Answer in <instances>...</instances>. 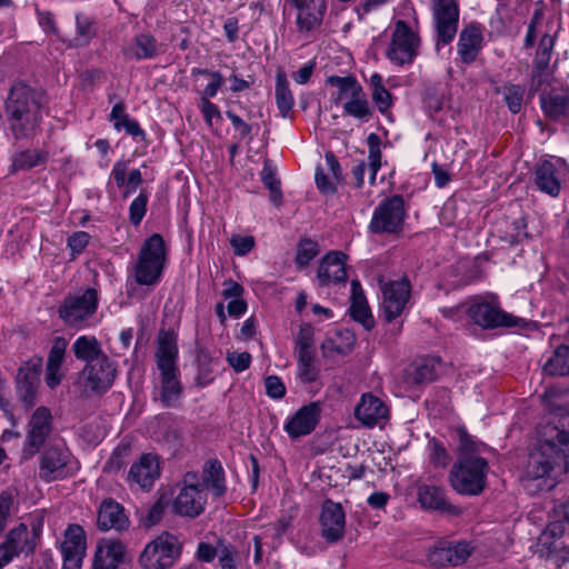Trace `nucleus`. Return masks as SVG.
Listing matches in <instances>:
<instances>
[{
  "label": "nucleus",
  "instance_id": "obj_58",
  "mask_svg": "<svg viewBox=\"0 0 569 569\" xmlns=\"http://www.w3.org/2000/svg\"><path fill=\"white\" fill-rule=\"evenodd\" d=\"M313 335H315V331H313V328L311 325L305 323V325L300 326V329H299V332H298V336L296 339L298 355H301L305 352L306 353H315Z\"/></svg>",
  "mask_w": 569,
  "mask_h": 569
},
{
  "label": "nucleus",
  "instance_id": "obj_38",
  "mask_svg": "<svg viewBox=\"0 0 569 569\" xmlns=\"http://www.w3.org/2000/svg\"><path fill=\"white\" fill-rule=\"evenodd\" d=\"M274 99L280 116L287 118L295 106V98L287 74L282 70L276 73Z\"/></svg>",
  "mask_w": 569,
  "mask_h": 569
},
{
  "label": "nucleus",
  "instance_id": "obj_40",
  "mask_svg": "<svg viewBox=\"0 0 569 569\" xmlns=\"http://www.w3.org/2000/svg\"><path fill=\"white\" fill-rule=\"evenodd\" d=\"M540 104L546 116L553 120L566 118L569 113V99L565 93L541 94Z\"/></svg>",
  "mask_w": 569,
  "mask_h": 569
},
{
  "label": "nucleus",
  "instance_id": "obj_24",
  "mask_svg": "<svg viewBox=\"0 0 569 569\" xmlns=\"http://www.w3.org/2000/svg\"><path fill=\"white\" fill-rule=\"evenodd\" d=\"M417 498L422 509L435 510L449 516H459L462 510L452 505L446 496L445 488L436 485H420L417 489Z\"/></svg>",
  "mask_w": 569,
  "mask_h": 569
},
{
  "label": "nucleus",
  "instance_id": "obj_48",
  "mask_svg": "<svg viewBox=\"0 0 569 569\" xmlns=\"http://www.w3.org/2000/svg\"><path fill=\"white\" fill-rule=\"evenodd\" d=\"M320 253V244L311 238H301L297 244L295 262L299 269L306 268Z\"/></svg>",
  "mask_w": 569,
  "mask_h": 569
},
{
  "label": "nucleus",
  "instance_id": "obj_63",
  "mask_svg": "<svg viewBox=\"0 0 569 569\" xmlns=\"http://www.w3.org/2000/svg\"><path fill=\"white\" fill-rule=\"evenodd\" d=\"M116 130H124L127 134L139 141H146L147 134L136 119L128 118L123 122H116Z\"/></svg>",
  "mask_w": 569,
  "mask_h": 569
},
{
  "label": "nucleus",
  "instance_id": "obj_64",
  "mask_svg": "<svg viewBox=\"0 0 569 569\" xmlns=\"http://www.w3.org/2000/svg\"><path fill=\"white\" fill-rule=\"evenodd\" d=\"M167 502L160 498L158 499L148 510L143 523L146 527H152L158 525L166 511Z\"/></svg>",
  "mask_w": 569,
  "mask_h": 569
},
{
  "label": "nucleus",
  "instance_id": "obj_55",
  "mask_svg": "<svg viewBox=\"0 0 569 569\" xmlns=\"http://www.w3.org/2000/svg\"><path fill=\"white\" fill-rule=\"evenodd\" d=\"M191 76L192 77L204 76V77L211 78V81L206 86V88L202 91V92H204L206 96H217L218 91L224 84V79L219 71H213V70L203 69V68H192Z\"/></svg>",
  "mask_w": 569,
  "mask_h": 569
},
{
  "label": "nucleus",
  "instance_id": "obj_13",
  "mask_svg": "<svg viewBox=\"0 0 569 569\" xmlns=\"http://www.w3.org/2000/svg\"><path fill=\"white\" fill-rule=\"evenodd\" d=\"M469 319L483 329L513 328L525 325V319L501 310L487 301H475L467 310Z\"/></svg>",
  "mask_w": 569,
  "mask_h": 569
},
{
  "label": "nucleus",
  "instance_id": "obj_28",
  "mask_svg": "<svg viewBox=\"0 0 569 569\" xmlns=\"http://www.w3.org/2000/svg\"><path fill=\"white\" fill-rule=\"evenodd\" d=\"M565 168L562 163L546 160L537 167L535 181L540 191L551 197H557L561 189V178Z\"/></svg>",
  "mask_w": 569,
  "mask_h": 569
},
{
  "label": "nucleus",
  "instance_id": "obj_46",
  "mask_svg": "<svg viewBox=\"0 0 569 569\" xmlns=\"http://www.w3.org/2000/svg\"><path fill=\"white\" fill-rule=\"evenodd\" d=\"M326 82L327 84L338 89L336 96H333V101L336 103L348 96L352 97L356 92L362 89L361 84L353 76H330L327 78Z\"/></svg>",
  "mask_w": 569,
  "mask_h": 569
},
{
  "label": "nucleus",
  "instance_id": "obj_37",
  "mask_svg": "<svg viewBox=\"0 0 569 569\" xmlns=\"http://www.w3.org/2000/svg\"><path fill=\"white\" fill-rule=\"evenodd\" d=\"M72 351L78 360L86 361L89 365L100 357L107 356L98 339L93 336H80L72 345Z\"/></svg>",
  "mask_w": 569,
  "mask_h": 569
},
{
  "label": "nucleus",
  "instance_id": "obj_1",
  "mask_svg": "<svg viewBox=\"0 0 569 569\" xmlns=\"http://www.w3.org/2000/svg\"><path fill=\"white\" fill-rule=\"evenodd\" d=\"M48 116V99L43 91L24 82L10 88L4 102V117L9 134L16 142L33 141L42 131Z\"/></svg>",
  "mask_w": 569,
  "mask_h": 569
},
{
  "label": "nucleus",
  "instance_id": "obj_52",
  "mask_svg": "<svg viewBox=\"0 0 569 569\" xmlns=\"http://www.w3.org/2000/svg\"><path fill=\"white\" fill-rule=\"evenodd\" d=\"M498 92L502 94L503 101L511 113L517 114L520 112L525 96V88L522 86L506 83Z\"/></svg>",
  "mask_w": 569,
  "mask_h": 569
},
{
  "label": "nucleus",
  "instance_id": "obj_53",
  "mask_svg": "<svg viewBox=\"0 0 569 569\" xmlns=\"http://www.w3.org/2000/svg\"><path fill=\"white\" fill-rule=\"evenodd\" d=\"M367 146L369 149L368 166L370 169V182L375 183L376 174L378 170L381 168L380 137L377 133L371 132L367 138Z\"/></svg>",
  "mask_w": 569,
  "mask_h": 569
},
{
  "label": "nucleus",
  "instance_id": "obj_36",
  "mask_svg": "<svg viewBox=\"0 0 569 569\" xmlns=\"http://www.w3.org/2000/svg\"><path fill=\"white\" fill-rule=\"evenodd\" d=\"M49 152L41 149H26L16 152L11 158V171H28L38 166L46 164Z\"/></svg>",
  "mask_w": 569,
  "mask_h": 569
},
{
  "label": "nucleus",
  "instance_id": "obj_45",
  "mask_svg": "<svg viewBox=\"0 0 569 569\" xmlns=\"http://www.w3.org/2000/svg\"><path fill=\"white\" fill-rule=\"evenodd\" d=\"M343 112L347 116L353 117L365 122L371 118L372 109L363 89H360L352 97H350V99L343 104Z\"/></svg>",
  "mask_w": 569,
  "mask_h": 569
},
{
  "label": "nucleus",
  "instance_id": "obj_33",
  "mask_svg": "<svg viewBox=\"0 0 569 569\" xmlns=\"http://www.w3.org/2000/svg\"><path fill=\"white\" fill-rule=\"evenodd\" d=\"M351 303L349 308L350 317L359 322L366 330H371L375 327V318L366 299L359 280L351 281Z\"/></svg>",
  "mask_w": 569,
  "mask_h": 569
},
{
  "label": "nucleus",
  "instance_id": "obj_3",
  "mask_svg": "<svg viewBox=\"0 0 569 569\" xmlns=\"http://www.w3.org/2000/svg\"><path fill=\"white\" fill-rule=\"evenodd\" d=\"M167 263V246L160 233L148 237L140 247L133 267L134 281L153 287L161 280Z\"/></svg>",
  "mask_w": 569,
  "mask_h": 569
},
{
  "label": "nucleus",
  "instance_id": "obj_5",
  "mask_svg": "<svg viewBox=\"0 0 569 569\" xmlns=\"http://www.w3.org/2000/svg\"><path fill=\"white\" fill-rule=\"evenodd\" d=\"M542 448L569 463V411L559 409L540 425L538 440Z\"/></svg>",
  "mask_w": 569,
  "mask_h": 569
},
{
  "label": "nucleus",
  "instance_id": "obj_16",
  "mask_svg": "<svg viewBox=\"0 0 569 569\" xmlns=\"http://www.w3.org/2000/svg\"><path fill=\"white\" fill-rule=\"evenodd\" d=\"M117 373V363L108 356H103L84 366L81 371V379L86 389L102 395L112 387Z\"/></svg>",
  "mask_w": 569,
  "mask_h": 569
},
{
  "label": "nucleus",
  "instance_id": "obj_27",
  "mask_svg": "<svg viewBox=\"0 0 569 569\" xmlns=\"http://www.w3.org/2000/svg\"><path fill=\"white\" fill-rule=\"evenodd\" d=\"M160 52V44L149 32L137 33L130 42L121 48V53L129 61L152 60Z\"/></svg>",
  "mask_w": 569,
  "mask_h": 569
},
{
  "label": "nucleus",
  "instance_id": "obj_22",
  "mask_svg": "<svg viewBox=\"0 0 569 569\" xmlns=\"http://www.w3.org/2000/svg\"><path fill=\"white\" fill-rule=\"evenodd\" d=\"M482 26L479 22H469L460 31L457 42V53L463 64L473 63L483 47Z\"/></svg>",
  "mask_w": 569,
  "mask_h": 569
},
{
  "label": "nucleus",
  "instance_id": "obj_14",
  "mask_svg": "<svg viewBox=\"0 0 569 569\" xmlns=\"http://www.w3.org/2000/svg\"><path fill=\"white\" fill-rule=\"evenodd\" d=\"M98 302V291L88 288L80 295L66 297L59 307V316L67 325L78 326L97 311Z\"/></svg>",
  "mask_w": 569,
  "mask_h": 569
},
{
  "label": "nucleus",
  "instance_id": "obj_59",
  "mask_svg": "<svg viewBox=\"0 0 569 569\" xmlns=\"http://www.w3.org/2000/svg\"><path fill=\"white\" fill-rule=\"evenodd\" d=\"M429 449L430 462L435 467L446 468L450 463L451 456L449 455L442 442L433 438L429 441Z\"/></svg>",
  "mask_w": 569,
  "mask_h": 569
},
{
  "label": "nucleus",
  "instance_id": "obj_41",
  "mask_svg": "<svg viewBox=\"0 0 569 569\" xmlns=\"http://www.w3.org/2000/svg\"><path fill=\"white\" fill-rule=\"evenodd\" d=\"M543 371L552 377L569 376V346H558L543 365Z\"/></svg>",
  "mask_w": 569,
  "mask_h": 569
},
{
  "label": "nucleus",
  "instance_id": "obj_39",
  "mask_svg": "<svg viewBox=\"0 0 569 569\" xmlns=\"http://www.w3.org/2000/svg\"><path fill=\"white\" fill-rule=\"evenodd\" d=\"M86 549V533L82 527L76 523L69 525L61 543V553L84 557Z\"/></svg>",
  "mask_w": 569,
  "mask_h": 569
},
{
  "label": "nucleus",
  "instance_id": "obj_60",
  "mask_svg": "<svg viewBox=\"0 0 569 569\" xmlns=\"http://www.w3.org/2000/svg\"><path fill=\"white\" fill-rule=\"evenodd\" d=\"M67 349V340L62 337H57L49 351L47 366L60 367L63 362Z\"/></svg>",
  "mask_w": 569,
  "mask_h": 569
},
{
  "label": "nucleus",
  "instance_id": "obj_19",
  "mask_svg": "<svg viewBox=\"0 0 569 569\" xmlns=\"http://www.w3.org/2000/svg\"><path fill=\"white\" fill-rule=\"evenodd\" d=\"M321 537L329 543L340 541L345 536L346 512L339 502L326 499L319 516Z\"/></svg>",
  "mask_w": 569,
  "mask_h": 569
},
{
  "label": "nucleus",
  "instance_id": "obj_57",
  "mask_svg": "<svg viewBox=\"0 0 569 569\" xmlns=\"http://www.w3.org/2000/svg\"><path fill=\"white\" fill-rule=\"evenodd\" d=\"M226 116L231 121V124L238 132L240 139L249 138V140H252V132L256 131L257 133L259 131V124L248 123L232 110H227Z\"/></svg>",
  "mask_w": 569,
  "mask_h": 569
},
{
  "label": "nucleus",
  "instance_id": "obj_26",
  "mask_svg": "<svg viewBox=\"0 0 569 569\" xmlns=\"http://www.w3.org/2000/svg\"><path fill=\"white\" fill-rule=\"evenodd\" d=\"M206 501L203 486H183L173 501V511L180 516L196 518L203 512Z\"/></svg>",
  "mask_w": 569,
  "mask_h": 569
},
{
  "label": "nucleus",
  "instance_id": "obj_44",
  "mask_svg": "<svg viewBox=\"0 0 569 569\" xmlns=\"http://www.w3.org/2000/svg\"><path fill=\"white\" fill-rule=\"evenodd\" d=\"M110 178H112L118 188H123L124 184H130L132 188H139L143 178L139 169L128 171V161L118 160L114 162Z\"/></svg>",
  "mask_w": 569,
  "mask_h": 569
},
{
  "label": "nucleus",
  "instance_id": "obj_29",
  "mask_svg": "<svg viewBox=\"0 0 569 569\" xmlns=\"http://www.w3.org/2000/svg\"><path fill=\"white\" fill-rule=\"evenodd\" d=\"M0 546H3L9 555H11V558L14 559L21 553L26 556L33 553L36 549V537L30 536L28 526L21 522L7 532Z\"/></svg>",
  "mask_w": 569,
  "mask_h": 569
},
{
  "label": "nucleus",
  "instance_id": "obj_10",
  "mask_svg": "<svg viewBox=\"0 0 569 569\" xmlns=\"http://www.w3.org/2000/svg\"><path fill=\"white\" fill-rule=\"evenodd\" d=\"M419 43V36L411 30L406 21L398 20L386 56L397 66L412 64L418 56Z\"/></svg>",
  "mask_w": 569,
  "mask_h": 569
},
{
  "label": "nucleus",
  "instance_id": "obj_49",
  "mask_svg": "<svg viewBox=\"0 0 569 569\" xmlns=\"http://www.w3.org/2000/svg\"><path fill=\"white\" fill-rule=\"evenodd\" d=\"M260 177L263 184L269 189L271 202L280 206L282 203L281 183L269 161L264 162Z\"/></svg>",
  "mask_w": 569,
  "mask_h": 569
},
{
  "label": "nucleus",
  "instance_id": "obj_4",
  "mask_svg": "<svg viewBox=\"0 0 569 569\" xmlns=\"http://www.w3.org/2000/svg\"><path fill=\"white\" fill-rule=\"evenodd\" d=\"M489 463L486 458H457L449 472L451 488L461 496H479L487 487Z\"/></svg>",
  "mask_w": 569,
  "mask_h": 569
},
{
  "label": "nucleus",
  "instance_id": "obj_35",
  "mask_svg": "<svg viewBox=\"0 0 569 569\" xmlns=\"http://www.w3.org/2000/svg\"><path fill=\"white\" fill-rule=\"evenodd\" d=\"M204 490L211 489L214 497H222L227 491L226 475L218 459L206 461L202 470Z\"/></svg>",
  "mask_w": 569,
  "mask_h": 569
},
{
  "label": "nucleus",
  "instance_id": "obj_20",
  "mask_svg": "<svg viewBox=\"0 0 569 569\" xmlns=\"http://www.w3.org/2000/svg\"><path fill=\"white\" fill-rule=\"evenodd\" d=\"M321 409L319 401L302 406L284 422V431L291 439L310 435L320 421Z\"/></svg>",
  "mask_w": 569,
  "mask_h": 569
},
{
  "label": "nucleus",
  "instance_id": "obj_15",
  "mask_svg": "<svg viewBox=\"0 0 569 569\" xmlns=\"http://www.w3.org/2000/svg\"><path fill=\"white\" fill-rule=\"evenodd\" d=\"M569 472V463L558 459L556 455L542 448L537 441L536 447L529 455L526 476L529 479L537 480L543 478L558 477Z\"/></svg>",
  "mask_w": 569,
  "mask_h": 569
},
{
  "label": "nucleus",
  "instance_id": "obj_31",
  "mask_svg": "<svg viewBox=\"0 0 569 569\" xmlns=\"http://www.w3.org/2000/svg\"><path fill=\"white\" fill-rule=\"evenodd\" d=\"M441 362L435 357H425L415 360L406 369V381L409 385H423L435 381L439 375Z\"/></svg>",
  "mask_w": 569,
  "mask_h": 569
},
{
  "label": "nucleus",
  "instance_id": "obj_51",
  "mask_svg": "<svg viewBox=\"0 0 569 569\" xmlns=\"http://www.w3.org/2000/svg\"><path fill=\"white\" fill-rule=\"evenodd\" d=\"M77 36L73 39L76 47L87 46L96 37L94 21L83 13L76 16Z\"/></svg>",
  "mask_w": 569,
  "mask_h": 569
},
{
  "label": "nucleus",
  "instance_id": "obj_47",
  "mask_svg": "<svg viewBox=\"0 0 569 569\" xmlns=\"http://www.w3.org/2000/svg\"><path fill=\"white\" fill-rule=\"evenodd\" d=\"M319 367L315 359V353L298 355L297 376L302 383H312L319 377Z\"/></svg>",
  "mask_w": 569,
  "mask_h": 569
},
{
  "label": "nucleus",
  "instance_id": "obj_32",
  "mask_svg": "<svg viewBox=\"0 0 569 569\" xmlns=\"http://www.w3.org/2000/svg\"><path fill=\"white\" fill-rule=\"evenodd\" d=\"M355 416L365 426L373 427L380 420L387 418L388 408L378 397L365 393L355 408Z\"/></svg>",
  "mask_w": 569,
  "mask_h": 569
},
{
  "label": "nucleus",
  "instance_id": "obj_43",
  "mask_svg": "<svg viewBox=\"0 0 569 569\" xmlns=\"http://www.w3.org/2000/svg\"><path fill=\"white\" fill-rule=\"evenodd\" d=\"M19 493L17 488L8 487L0 491V533L6 530L9 520L19 510Z\"/></svg>",
  "mask_w": 569,
  "mask_h": 569
},
{
  "label": "nucleus",
  "instance_id": "obj_6",
  "mask_svg": "<svg viewBox=\"0 0 569 569\" xmlns=\"http://www.w3.org/2000/svg\"><path fill=\"white\" fill-rule=\"evenodd\" d=\"M406 217L403 197L393 194L381 200L375 208L368 229L373 234L397 236L403 230Z\"/></svg>",
  "mask_w": 569,
  "mask_h": 569
},
{
  "label": "nucleus",
  "instance_id": "obj_23",
  "mask_svg": "<svg viewBox=\"0 0 569 569\" xmlns=\"http://www.w3.org/2000/svg\"><path fill=\"white\" fill-rule=\"evenodd\" d=\"M346 259L347 256L341 251H329L321 258L316 276L320 287L347 281Z\"/></svg>",
  "mask_w": 569,
  "mask_h": 569
},
{
  "label": "nucleus",
  "instance_id": "obj_12",
  "mask_svg": "<svg viewBox=\"0 0 569 569\" xmlns=\"http://www.w3.org/2000/svg\"><path fill=\"white\" fill-rule=\"evenodd\" d=\"M42 366V357L34 356L18 369L14 380L16 395L26 410L36 405Z\"/></svg>",
  "mask_w": 569,
  "mask_h": 569
},
{
  "label": "nucleus",
  "instance_id": "obj_56",
  "mask_svg": "<svg viewBox=\"0 0 569 569\" xmlns=\"http://www.w3.org/2000/svg\"><path fill=\"white\" fill-rule=\"evenodd\" d=\"M130 449L128 446H118L104 462L103 472L113 475L119 472L126 465V459L129 456Z\"/></svg>",
  "mask_w": 569,
  "mask_h": 569
},
{
  "label": "nucleus",
  "instance_id": "obj_11",
  "mask_svg": "<svg viewBox=\"0 0 569 569\" xmlns=\"http://www.w3.org/2000/svg\"><path fill=\"white\" fill-rule=\"evenodd\" d=\"M381 317L387 322H392L407 309L411 297V283L408 277L389 280L381 283Z\"/></svg>",
  "mask_w": 569,
  "mask_h": 569
},
{
  "label": "nucleus",
  "instance_id": "obj_9",
  "mask_svg": "<svg viewBox=\"0 0 569 569\" xmlns=\"http://www.w3.org/2000/svg\"><path fill=\"white\" fill-rule=\"evenodd\" d=\"M78 470V461L66 448L51 446L44 449L40 456L39 477L46 482L66 479Z\"/></svg>",
  "mask_w": 569,
  "mask_h": 569
},
{
  "label": "nucleus",
  "instance_id": "obj_18",
  "mask_svg": "<svg viewBox=\"0 0 569 569\" xmlns=\"http://www.w3.org/2000/svg\"><path fill=\"white\" fill-rule=\"evenodd\" d=\"M473 547L467 541H439L428 553V561L431 566L443 568L447 566H460L471 556Z\"/></svg>",
  "mask_w": 569,
  "mask_h": 569
},
{
  "label": "nucleus",
  "instance_id": "obj_62",
  "mask_svg": "<svg viewBox=\"0 0 569 569\" xmlns=\"http://www.w3.org/2000/svg\"><path fill=\"white\" fill-rule=\"evenodd\" d=\"M238 552L231 545H219V563L221 569H238L237 568Z\"/></svg>",
  "mask_w": 569,
  "mask_h": 569
},
{
  "label": "nucleus",
  "instance_id": "obj_7",
  "mask_svg": "<svg viewBox=\"0 0 569 569\" xmlns=\"http://www.w3.org/2000/svg\"><path fill=\"white\" fill-rule=\"evenodd\" d=\"M435 47L439 51L456 38L459 26L460 7L457 0H430Z\"/></svg>",
  "mask_w": 569,
  "mask_h": 569
},
{
  "label": "nucleus",
  "instance_id": "obj_50",
  "mask_svg": "<svg viewBox=\"0 0 569 569\" xmlns=\"http://www.w3.org/2000/svg\"><path fill=\"white\" fill-rule=\"evenodd\" d=\"M555 39L549 34H543L540 39L537 54L535 58V77L543 73L548 67L551 59L552 50H553Z\"/></svg>",
  "mask_w": 569,
  "mask_h": 569
},
{
  "label": "nucleus",
  "instance_id": "obj_21",
  "mask_svg": "<svg viewBox=\"0 0 569 569\" xmlns=\"http://www.w3.org/2000/svg\"><path fill=\"white\" fill-rule=\"evenodd\" d=\"M159 477L160 467L157 456L143 453L139 460L130 467L127 482L131 489L149 491Z\"/></svg>",
  "mask_w": 569,
  "mask_h": 569
},
{
  "label": "nucleus",
  "instance_id": "obj_61",
  "mask_svg": "<svg viewBox=\"0 0 569 569\" xmlns=\"http://www.w3.org/2000/svg\"><path fill=\"white\" fill-rule=\"evenodd\" d=\"M315 181L319 191L323 194H335L337 192V182L330 179L321 166H317Z\"/></svg>",
  "mask_w": 569,
  "mask_h": 569
},
{
  "label": "nucleus",
  "instance_id": "obj_34",
  "mask_svg": "<svg viewBox=\"0 0 569 569\" xmlns=\"http://www.w3.org/2000/svg\"><path fill=\"white\" fill-rule=\"evenodd\" d=\"M124 546L118 540L102 539L93 559V569H116L123 560Z\"/></svg>",
  "mask_w": 569,
  "mask_h": 569
},
{
  "label": "nucleus",
  "instance_id": "obj_54",
  "mask_svg": "<svg viewBox=\"0 0 569 569\" xmlns=\"http://www.w3.org/2000/svg\"><path fill=\"white\" fill-rule=\"evenodd\" d=\"M149 193L142 189L139 194L131 201L129 206V221L132 226L138 227L147 213Z\"/></svg>",
  "mask_w": 569,
  "mask_h": 569
},
{
  "label": "nucleus",
  "instance_id": "obj_42",
  "mask_svg": "<svg viewBox=\"0 0 569 569\" xmlns=\"http://www.w3.org/2000/svg\"><path fill=\"white\" fill-rule=\"evenodd\" d=\"M457 433L459 437L458 458H482L480 455L488 449L485 442L469 435L465 427H459Z\"/></svg>",
  "mask_w": 569,
  "mask_h": 569
},
{
  "label": "nucleus",
  "instance_id": "obj_25",
  "mask_svg": "<svg viewBox=\"0 0 569 569\" xmlns=\"http://www.w3.org/2000/svg\"><path fill=\"white\" fill-rule=\"evenodd\" d=\"M297 13V29L299 32H310L321 26L325 12V0H289Z\"/></svg>",
  "mask_w": 569,
  "mask_h": 569
},
{
  "label": "nucleus",
  "instance_id": "obj_2",
  "mask_svg": "<svg viewBox=\"0 0 569 569\" xmlns=\"http://www.w3.org/2000/svg\"><path fill=\"white\" fill-rule=\"evenodd\" d=\"M177 360V335L173 330H160L156 362L161 377L160 401L164 408L174 407L182 393Z\"/></svg>",
  "mask_w": 569,
  "mask_h": 569
},
{
  "label": "nucleus",
  "instance_id": "obj_17",
  "mask_svg": "<svg viewBox=\"0 0 569 569\" xmlns=\"http://www.w3.org/2000/svg\"><path fill=\"white\" fill-rule=\"evenodd\" d=\"M52 416L48 408L39 407L29 420V430L22 448V459L37 455L52 431Z\"/></svg>",
  "mask_w": 569,
  "mask_h": 569
},
{
  "label": "nucleus",
  "instance_id": "obj_8",
  "mask_svg": "<svg viewBox=\"0 0 569 569\" xmlns=\"http://www.w3.org/2000/svg\"><path fill=\"white\" fill-rule=\"evenodd\" d=\"M180 553L181 545L178 538L164 532L144 547L139 561L144 569H169Z\"/></svg>",
  "mask_w": 569,
  "mask_h": 569
},
{
  "label": "nucleus",
  "instance_id": "obj_30",
  "mask_svg": "<svg viewBox=\"0 0 569 569\" xmlns=\"http://www.w3.org/2000/svg\"><path fill=\"white\" fill-rule=\"evenodd\" d=\"M129 520L124 513L123 507L112 500L104 499L98 510L97 527L101 531L114 529L117 531L123 530L128 527Z\"/></svg>",
  "mask_w": 569,
  "mask_h": 569
}]
</instances>
